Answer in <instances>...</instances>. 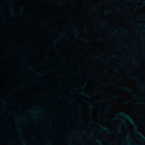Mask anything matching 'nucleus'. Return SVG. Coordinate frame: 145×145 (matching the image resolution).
<instances>
[{"mask_svg":"<svg viewBox=\"0 0 145 145\" xmlns=\"http://www.w3.org/2000/svg\"><path fill=\"white\" fill-rule=\"evenodd\" d=\"M110 12L108 10H105V11L104 13L105 14H110Z\"/></svg>","mask_w":145,"mask_h":145,"instance_id":"12","label":"nucleus"},{"mask_svg":"<svg viewBox=\"0 0 145 145\" xmlns=\"http://www.w3.org/2000/svg\"><path fill=\"white\" fill-rule=\"evenodd\" d=\"M118 133H121L122 132L121 130V127L120 125L118 126Z\"/></svg>","mask_w":145,"mask_h":145,"instance_id":"9","label":"nucleus"},{"mask_svg":"<svg viewBox=\"0 0 145 145\" xmlns=\"http://www.w3.org/2000/svg\"><path fill=\"white\" fill-rule=\"evenodd\" d=\"M78 105L79 106H80V105L79 104H78Z\"/></svg>","mask_w":145,"mask_h":145,"instance_id":"43","label":"nucleus"},{"mask_svg":"<svg viewBox=\"0 0 145 145\" xmlns=\"http://www.w3.org/2000/svg\"><path fill=\"white\" fill-rule=\"evenodd\" d=\"M118 96H119V95H116L114 97L115 98H116V97H118Z\"/></svg>","mask_w":145,"mask_h":145,"instance_id":"25","label":"nucleus"},{"mask_svg":"<svg viewBox=\"0 0 145 145\" xmlns=\"http://www.w3.org/2000/svg\"><path fill=\"white\" fill-rule=\"evenodd\" d=\"M81 93L82 94V95L86 96L88 98L90 99V97L89 96V95L86 93L83 92V91H81Z\"/></svg>","mask_w":145,"mask_h":145,"instance_id":"8","label":"nucleus"},{"mask_svg":"<svg viewBox=\"0 0 145 145\" xmlns=\"http://www.w3.org/2000/svg\"><path fill=\"white\" fill-rule=\"evenodd\" d=\"M83 133L84 134H86L87 133V132H86V131L84 132H83Z\"/></svg>","mask_w":145,"mask_h":145,"instance_id":"28","label":"nucleus"},{"mask_svg":"<svg viewBox=\"0 0 145 145\" xmlns=\"http://www.w3.org/2000/svg\"><path fill=\"white\" fill-rule=\"evenodd\" d=\"M114 120H118V119L117 117H116L114 118Z\"/></svg>","mask_w":145,"mask_h":145,"instance_id":"22","label":"nucleus"},{"mask_svg":"<svg viewBox=\"0 0 145 145\" xmlns=\"http://www.w3.org/2000/svg\"><path fill=\"white\" fill-rule=\"evenodd\" d=\"M84 84L85 85H87V83H85Z\"/></svg>","mask_w":145,"mask_h":145,"instance_id":"36","label":"nucleus"},{"mask_svg":"<svg viewBox=\"0 0 145 145\" xmlns=\"http://www.w3.org/2000/svg\"><path fill=\"white\" fill-rule=\"evenodd\" d=\"M46 108L45 106H42L40 110V114L41 115H43L46 111Z\"/></svg>","mask_w":145,"mask_h":145,"instance_id":"4","label":"nucleus"},{"mask_svg":"<svg viewBox=\"0 0 145 145\" xmlns=\"http://www.w3.org/2000/svg\"><path fill=\"white\" fill-rule=\"evenodd\" d=\"M48 72H49L50 71V70H48Z\"/></svg>","mask_w":145,"mask_h":145,"instance_id":"46","label":"nucleus"},{"mask_svg":"<svg viewBox=\"0 0 145 145\" xmlns=\"http://www.w3.org/2000/svg\"><path fill=\"white\" fill-rule=\"evenodd\" d=\"M100 127L101 129L105 131L108 133H112L113 132H111V131H110L109 128L107 127L103 126L102 125H100Z\"/></svg>","mask_w":145,"mask_h":145,"instance_id":"3","label":"nucleus"},{"mask_svg":"<svg viewBox=\"0 0 145 145\" xmlns=\"http://www.w3.org/2000/svg\"><path fill=\"white\" fill-rule=\"evenodd\" d=\"M114 70L116 72H118L119 71V70L118 69H114Z\"/></svg>","mask_w":145,"mask_h":145,"instance_id":"21","label":"nucleus"},{"mask_svg":"<svg viewBox=\"0 0 145 145\" xmlns=\"http://www.w3.org/2000/svg\"><path fill=\"white\" fill-rule=\"evenodd\" d=\"M143 26L145 27V25H143Z\"/></svg>","mask_w":145,"mask_h":145,"instance_id":"42","label":"nucleus"},{"mask_svg":"<svg viewBox=\"0 0 145 145\" xmlns=\"http://www.w3.org/2000/svg\"><path fill=\"white\" fill-rule=\"evenodd\" d=\"M130 138H131V137H130V134L129 133H128L127 135L125 137V139L126 140H127L129 141H130L131 140H130Z\"/></svg>","mask_w":145,"mask_h":145,"instance_id":"6","label":"nucleus"},{"mask_svg":"<svg viewBox=\"0 0 145 145\" xmlns=\"http://www.w3.org/2000/svg\"><path fill=\"white\" fill-rule=\"evenodd\" d=\"M40 75L41 76H44L45 75V74L44 73H41L40 74Z\"/></svg>","mask_w":145,"mask_h":145,"instance_id":"19","label":"nucleus"},{"mask_svg":"<svg viewBox=\"0 0 145 145\" xmlns=\"http://www.w3.org/2000/svg\"><path fill=\"white\" fill-rule=\"evenodd\" d=\"M41 25H42V26L43 27H45L46 25V24L43 22H42L41 23Z\"/></svg>","mask_w":145,"mask_h":145,"instance_id":"16","label":"nucleus"},{"mask_svg":"<svg viewBox=\"0 0 145 145\" xmlns=\"http://www.w3.org/2000/svg\"><path fill=\"white\" fill-rule=\"evenodd\" d=\"M49 121L50 122H52V120L51 119H49Z\"/></svg>","mask_w":145,"mask_h":145,"instance_id":"30","label":"nucleus"},{"mask_svg":"<svg viewBox=\"0 0 145 145\" xmlns=\"http://www.w3.org/2000/svg\"><path fill=\"white\" fill-rule=\"evenodd\" d=\"M111 1H113V0H111Z\"/></svg>","mask_w":145,"mask_h":145,"instance_id":"50","label":"nucleus"},{"mask_svg":"<svg viewBox=\"0 0 145 145\" xmlns=\"http://www.w3.org/2000/svg\"><path fill=\"white\" fill-rule=\"evenodd\" d=\"M47 56L48 57H49V55H47Z\"/></svg>","mask_w":145,"mask_h":145,"instance_id":"40","label":"nucleus"},{"mask_svg":"<svg viewBox=\"0 0 145 145\" xmlns=\"http://www.w3.org/2000/svg\"><path fill=\"white\" fill-rule=\"evenodd\" d=\"M77 139H80V137L77 138Z\"/></svg>","mask_w":145,"mask_h":145,"instance_id":"35","label":"nucleus"},{"mask_svg":"<svg viewBox=\"0 0 145 145\" xmlns=\"http://www.w3.org/2000/svg\"><path fill=\"white\" fill-rule=\"evenodd\" d=\"M112 57H115L116 58H118V56L117 55H112Z\"/></svg>","mask_w":145,"mask_h":145,"instance_id":"18","label":"nucleus"},{"mask_svg":"<svg viewBox=\"0 0 145 145\" xmlns=\"http://www.w3.org/2000/svg\"><path fill=\"white\" fill-rule=\"evenodd\" d=\"M116 86L117 88H119L120 89H122L123 90L125 91H127V92L129 93H131L132 92V90L130 89V88H128L127 87H121L120 86H119L118 85H116Z\"/></svg>","mask_w":145,"mask_h":145,"instance_id":"2","label":"nucleus"},{"mask_svg":"<svg viewBox=\"0 0 145 145\" xmlns=\"http://www.w3.org/2000/svg\"><path fill=\"white\" fill-rule=\"evenodd\" d=\"M128 145H131V144H129Z\"/></svg>","mask_w":145,"mask_h":145,"instance_id":"47","label":"nucleus"},{"mask_svg":"<svg viewBox=\"0 0 145 145\" xmlns=\"http://www.w3.org/2000/svg\"><path fill=\"white\" fill-rule=\"evenodd\" d=\"M105 101V100H101V101L100 102H103V101Z\"/></svg>","mask_w":145,"mask_h":145,"instance_id":"32","label":"nucleus"},{"mask_svg":"<svg viewBox=\"0 0 145 145\" xmlns=\"http://www.w3.org/2000/svg\"><path fill=\"white\" fill-rule=\"evenodd\" d=\"M99 39L100 40H102V38H99Z\"/></svg>","mask_w":145,"mask_h":145,"instance_id":"34","label":"nucleus"},{"mask_svg":"<svg viewBox=\"0 0 145 145\" xmlns=\"http://www.w3.org/2000/svg\"><path fill=\"white\" fill-rule=\"evenodd\" d=\"M74 29H75V32H76V36L77 37H78V35H77V33L78 32V30L77 29V27H76V26H74Z\"/></svg>","mask_w":145,"mask_h":145,"instance_id":"13","label":"nucleus"},{"mask_svg":"<svg viewBox=\"0 0 145 145\" xmlns=\"http://www.w3.org/2000/svg\"><path fill=\"white\" fill-rule=\"evenodd\" d=\"M131 78L135 80H138V77H137L134 75L131 76Z\"/></svg>","mask_w":145,"mask_h":145,"instance_id":"11","label":"nucleus"},{"mask_svg":"<svg viewBox=\"0 0 145 145\" xmlns=\"http://www.w3.org/2000/svg\"><path fill=\"white\" fill-rule=\"evenodd\" d=\"M141 87L142 88H144V85H142Z\"/></svg>","mask_w":145,"mask_h":145,"instance_id":"27","label":"nucleus"},{"mask_svg":"<svg viewBox=\"0 0 145 145\" xmlns=\"http://www.w3.org/2000/svg\"><path fill=\"white\" fill-rule=\"evenodd\" d=\"M89 108L90 109H92L93 107V105L92 104H91L89 106Z\"/></svg>","mask_w":145,"mask_h":145,"instance_id":"17","label":"nucleus"},{"mask_svg":"<svg viewBox=\"0 0 145 145\" xmlns=\"http://www.w3.org/2000/svg\"><path fill=\"white\" fill-rule=\"evenodd\" d=\"M84 41H85V42H87L88 41V40H84Z\"/></svg>","mask_w":145,"mask_h":145,"instance_id":"31","label":"nucleus"},{"mask_svg":"<svg viewBox=\"0 0 145 145\" xmlns=\"http://www.w3.org/2000/svg\"><path fill=\"white\" fill-rule=\"evenodd\" d=\"M63 34H61V35L60 36V38H62L63 37Z\"/></svg>","mask_w":145,"mask_h":145,"instance_id":"26","label":"nucleus"},{"mask_svg":"<svg viewBox=\"0 0 145 145\" xmlns=\"http://www.w3.org/2000/svg\"><path fill=\"white\" fill-rule=\"evenodd\" d=\"M72 92H71V93L72 94Z\"/></svg>","mask_w":145,"mask_h":145,"instance_id":"51","label":"nucleus"},{"mask_svg":"<svg viewBox=\"0 0 145 145\" xmlns=\"http://www.w3.org/2000/svg\"><path fill=\"white\" fill-rule=\"evenodd\" d=\"M117 31V30H116L114 32H116Z\"/></svg>","mask_w":145,"mask_h":145,"instance_id":"41","label":"nucleus"},{"mask_svg":"<svg viewBox=\"0 0 145 145\" xmlns=\"http://www.w3.org/2000/svg\"><path fill=\"white\" fill-rule=\"evenodd\" d=\"M95 141L98 145H103L102 144V141L99 138L95 139Z\"/></svg>","mask_w":145,"mask_h":145,"instance_id":"5","label":"nucleus"},{"mask_svg":"<svg viewBox=\"0 0 145 145\" xmlns=\"http://www.w3.org/2000/svg\"><path fill=\"white\" fill-rule=\"evenodd\" d=\"M91 9L93 11L95 10H96L95 8L94 7H92Z\"/></svg>","mask_w":145,"mask_h":145,"instance_id":"20","label":"nucleus"},{"mask_svg":"<svg viewBox=\"0 0 145 145\" xmlns=\"http://www.w3.org/2000/svg\"><path fill=\"white\" fill-rule=\"evenodd\" d=\"M141 40H144V38L142 36L141 37Z\"/></svg>","mask_w":145,"mask_h":145,"instance_id":"24","label":"nucleus"},{"mask_svg":"<svg viewBox=\"0 0 145 145\" xmlns=\"http://www.w3.org/2000/svg\"><path fill=\"white\" fill-rule=\"evenodd\" d=\"M118 115L123 116L128 120L133 125L134 128V131L136 132V133L140 136L141 138L145 142V136L141 132L138 131V127L134 120L131 117L130 115L126 114L124 112H122L118 113Z\"/></svg>","mask_w":145,"mask_h":145,"instance_id":"1","label":"nucleus"},{"mask_svg":"<svg viewBox=\"0 0 145 145\" xmlns=\"http://www.w3.org/2000/svg\"><path fill=\"white\" fill-rule=\"evenodd\" d=\"M125 47H126V45H125Z\"/></svg>","mask_w":145,"mask_h":145,"instance_id":"49","label":"nucleus"},{"mask_svg":"<svg viewBox=\"0 0 145 145\" xmlns=\"http://www.w3.org/2000/svg\"><path fill=\"white\" fill-rule=\"evenodd\" d=\"M46 47H47V46H44V48H46Z\"/></svg>","mask_w":145,"mask_h":145,"instance_id":"45","label":"nucleus"},{"mask_svg":"<svg viewBox=\"0 0 145 145\" xmlns=\"http://www.w3.org/2000/svg\"><path fill=\"white\" fill-rule=\"evenodd\" d=\"M105 23H108V22H105Z\"/></svg>","mask_w":145,"mask_h":145,"instance_id":"44","label":"nucleus"},{"mask_svg":"<svg viewBox=\"0 0 145 145\" xmlns=\"http://www.w3.org/2000/svg\"><path fill=\"white\" fill-rule=\"evenodd\" d=\"M128 101H126V102H125V103H128Z\"/></svg>","mask_w":145,"mask_h":145,"instance_id":"37","label":"nucleus"},{"mask_svg":"<svg viewBox=\"0 0 145 145\" xmlns=\"http://www.w3.org/2000/svg\"><path fill=\"white\" fill-rule=\"evenodd\" d=\"M144 103L143 102H138L136 103V104L137 105H140V104H143Z\"/></svg>","mask_w":145,"mask_h":145,"instance_id":"15","label":"nucleus"},{"mask_svg":"<svg viewBox=\"0 0 145 145\" xmlns=\"http://www.w3.org/2000/svg\"><path fill=\"white\" fill-rule=\"evenodd\" d=\"M111 105H110L109 106H108L105 109V111L107 112H109L110 111V109L111 108Z\"/></svg>","mask_w":145,"mask_h":145,"instance_id":"10","label":"nucleus"},{"mask_svg":"<svg viewBox=\"0 0 145 145\" xmlns=\"http://www.w3.org/2000/svg\"><path fill=\"white\" fill-rule=\"evenodd\" d=\"M99 56H97V57H96V58H99Z\"/></svg>","mask_w":145,"mask_h":145,"instance_id":"38","label":"nucleus"},{"mask_svg":"<svg viewBox=\"0 0 145 145\" xmlns=\"http://www.w3.org/2000/svg\"><path fill=\"white\" fill-rule=\"evenodd\" d=\"M142 25V24H138V26H141V25Z\"/></svg>","mask_w":145,"mask_h":145,"instance_id":"33","label":"nucleus"},{"mask_svg":"<svg viewBox=\"0 0 145 145\" xmlns=\"http://www.w3.org/2000/svg\"><path fill=\"white\" fill-rule=\"evenodd\" d=\"M121 121L125 125L126 124V122L123 119H120Z\"/></svg>","mask_w":145,"mask_h":145,"instance_id":"14","label":"nucleus"},{"mask_svg":"<svg viewBox=\"0 0 145 145\" xmlns=\"http://www.w3.org/2000/svg\"><path fill=\"white\" fill-rule=\"evenodd\" d=\"M91 136H93L94 135L93 133H91Z\"/></svg>","mask_w":145,"mask_h":145,"instance_id":"29","label":"nucleus"},{"mask_svg":"<svg viewBox=\"0 0 145 145\" xmlns=\"http://www.w3.org/2000/svg\"><path fill=\"white\" fill-rule=\"evenodd\" d=\"M135 145H136V144H135Z\"/></svg>","mask_w":145,"mask_h":145,"instance_id":"52","label":"nucleus"},{"mask_svg":"<svg viewBox=\"0 0 145 145\" xmlns=\"http://www.w3.org/2000/svg\"><path fill=\"white\" fill-rule=\"evenodd\" d=\"M100 59H101V60H102L101 58H100Z\"/></svg>","mask_w":145,"mask_h":145,"instance_id":"48","label":"nucleus"},{"mask_svg":"<svg viewBox=\"0 0 145 145\" xmlns=\"http://www.w3.org/2000/svg\"><path fill=\"white\" fill-rule=\"evenodd\" d=\"M132 62L133 63L137 65H138L139 64L138 62L134 58H133L132 60Z\"/></svg>","mask_w":145,"mask_h":145,"instance_id":"7","label":"nucleus"},{"mask_svg":"<svg viewBox=\"0 0 145 145\" xmlns=\"http://www.w3.org/2000/svg\"><path fill=\"white\" fill-rule=\"evenodd\" d=\"M127 0L128 1H130V0Z\"/></svg>","mask_w":145,"mask_h":145,"instance_id":"39","label":"nucleus"},{"mask_svg":"<svg viewBox=\"0 0 145 145\" xmlns=\"http://www.w3.org/2000/svg\"><path fill=\"white\" fill-rule=\"evenodd\" d=\"M141 17L142 18V19L143 20H145V18H143V16L142 15L141 16Z\"/></svg>","mask_w":145,"mask_h":145,"instance_id":"23","label":"nucleus"}]
</instances>
